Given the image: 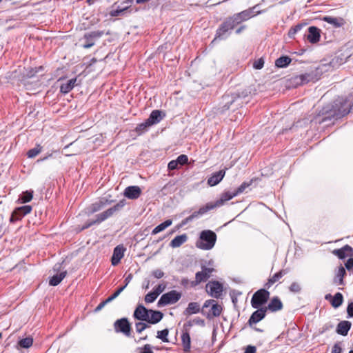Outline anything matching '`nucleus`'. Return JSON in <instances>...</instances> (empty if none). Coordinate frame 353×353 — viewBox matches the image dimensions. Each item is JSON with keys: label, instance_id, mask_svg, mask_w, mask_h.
Here are the masks:
<instances>
[{"label": "nucleus", "instance_id": "nucleus-35", "mask_svg": "<svg viewBox=\"0 0 353 353\" xmlns=\"http://www.w3.org/2000/svg\"><path fill=\"white\" fill-rule=\"evenodd\" d=\"M33 197V191L23 192L18 199V202L20 203H26L32 200Z\"/></svg>", "mask_w": 353, "mask_h": 353}, {"label": "nucleus", "instance_id": "nucleus-23", "mask_svg": "<svg viewBox=\"0 0 353 353\" xmlns=\"http://www.w3.org/2000/svg\"><path fill=\"white\" fill-rule=\"evenodd\" d=\"M188 241V235L183 234L175 236L170 243V246L176 248L180 247Z\"/></svg>", "mask_w": 353, "mask_h": 353}, {"label": "nucleus", "instance_id": "nucleus-30", "mask_svg": "<svg viewBox=\"0 0 353 353\" xmlns=\"http://www.w3.org/2000/svg\"><path fill=\"white\" fill-rule=\"evenodd\" d=\"M346 272L343 266H340L336 272V274L334 279V283L336 285L343 284V277L345 275Z\"/></svg>", "mask_w": 353, "mask_h": 353}, {"label": "nucleus", "instance_id": "nucleus-64", "mask_svg": "<svg viewBox=\"0 0 353 353\" xmlns=\"http://www.w3.org/2000/svg\"><path fill=\"white\" fill-rule=\"evenodd\" d=\"M192 221V219L191 216H189L182 221L181 225H185Z\"/></svg>", "mask_w": 353, "mask_h": 353}, {"label": "nucleus", "instance_id": "nucleus-21", "mask_svg": "<svg viewBox=\"0 0 353 353\" xmlns=\"http://www.w3.org/2000/svg\"><path fill=\"white\" fill-rule=\"evenodd\" d=\"M352 323L347 321H341L336 327V332L339 334L346 336L351 327Z\"/></svg>", "mask_w": 353, "mask_h": 353}, {"label": "nucleus", "instance_id": "nucleus-8", "mask_svg": "<svg viewBox=\"0 0 353 353\" xmlns=\"http://www.w3.org/2000/svg\"><path fill=\"white\" fill-rule=\"evenodd\" d=\"M248 185L245 183H243L238 188V189L234 192H225L223 194L221 198L217 200L214 203L216 207H220L224 204L225 202L232 199L240 193H242Z\"/></svg>", "mask_w": 353, "mask_h": 353}, {"label": "nucleus", "instance_id": "nucleus-48", "mask_svg": "<svg viewBox=\"0 0 353 353\" xmlns=\"http://www.w3.org/2000/svg\"><path fill=\"white\" fill-rule=\"evenodd\" d=\"M297 79L300 80V84H305L310 81L311 75L310 74H303L299 76Z\"/></svg>", "mask_w": 353, "mask_h": 353}, {"label": "nucleus", "instance_id": "nucleus-12", "mask_svg": "<svg viewBox=\"0 0 353 353\" xmlns=\"http://www.w3.org/2000/svg\"><path fill=\"white\" fill-rule=\"evenodd\" d=\"M141 194V189L137 185L128 186L125 190L123 195L129 199H137Z\"/></svg>", "mask_w": 353, "mask_h": 353}, {"label": "nucleus", "instance_id": "nucleus-17", "mask_svg": "<svg viewBox=\"0 0 353 353\" xmlns=\"http://www.w3.org/2000/svg\"><path fill=\"white\" fill-rule=\"evenodd\" d=\"M325 298L326 300L331 301V305L334 308H337L341 306L343 302V296L340 292L336 293L334 296H332L330 294H326Z\"/></svg>", "mask_w": 353, "mask_h": 353}, {"label": "nucleus", "instance_id": "nucleus-25", "mask_svg": "<svg viewBox=\"0 0 353 353\" xmlns=\"http://www.w3.org/2000/svg\"><path fill=\"white\" fill-rule=\"evenodd\" d=\"M77 82V78L71 79L61 85L60 91L63 94H67L71 91Z\"/></svg>", "mask_w": 353, "mask_h": 353}, {"label": "nucleus", "instance_id": "nucleus-10", "mask_svg": "<svg viewBox=\"0 0 353 353\" xmlns=\"http://www.w3.org/2000/svg\"><path fill=\"white\" fill-rule=\"evenodd\" d=\"M206 291L211 296L218 299L222 295L223 285L219 281H210L206 285Z\"/></svg>", "mask_w": 353, "mask_h": 353}, {"label": "nucleus", "instance_id": "nucleus-63", "mask_svg": "<svg viewBox=\"0 0 353 353\" xmlns=\"http://www.w3.org/2000/svg\"><path fill=\"white\" fill-rule=\"evenodd\" d=\"M213 303H216L214 300H212V299L207 300L204 303L203 307H208L210 305H212Z\"/></svg>", "mask_w": 353, "mask_h": 353}, {"label": "nucleus", "instance_id": "nucleus-36", "mask_svg": "<svg viewBox=\"0 0 353 353\" xmlns=\"http://www.w3.org/2000/svg\"><path fill=\"white\" fill-rule=\"evenodd\" d=\"M33 339L31 337H26L19 341L18 345L23 348H29L32 346Z\"/></svg>", "mask_w": 353, "mask_h": 353}, {"label": "nucleus", "instance_id": "nucleus-18", "mask_svg": "<svg viewBox=\"0 0 353 353\" xmlns=\"http://www.w3.org/2000/svg\"><path fill=\"white\" fill-rule=\"evenodd\" d=\"M353 249L351 246L346 245L341 249L334 250L332 253L339 259H344L349 255H352Z\"/></svg>", "mask_w": 353, "mask_h": 353}, {"label": "nucleus", "instance_id": "nucleus-53", "mask_svg": "<svg viewBox=\"0 0 353 353\" xmlns=\"http://www.w3.org/2000/svg\"><path fill=\"white\" fill-rule=\"evenodd\" d=\"M342 348L340 343H335L332 347L331 353H341Z\"/></svg>", "mask_w": 353, "mask_h": 353}, {"label": "nucleus", "instance_id": "nucleus-31", "mask_svg": "<svg viewBox=\"0 0 353 353\" xmlns=\"http://www.w3.org/2000/svg\"><path fill=\"white\" fill-rule=\"evenodd\" d=\"M285 274L286 272L285 270H281L279 272L274 274L268 279V282L265 284V286L268 288H270L274 283L277 282Z\"/></svg>", "mask_w": 353, "mask_h": 353}, {"label": "nucleus", "instance_id": "nucleus-51", "mask_svg": "<svg viewBox=\"0 0 353 353\" xmlns=\"http://www.w3.org/2000/svg\"><path fill=\"white\" fill-rule=\"evenodd\" d=\"M188 161V158L186 155L185 154H181L180 156H179L176 159V161L178 162L179 164L180 165H184Z\"/></svg>", "mask_w": 353, "mask_h": 353}, {"label": "nucleus", "instance_id": "nucleus-20", "mask_svg": "<svg viewBox=\"0 0 353 353\" xmlns=\"http://www.w3.org/2000/svg\"><path fill=\"white\" fill-rule=\"evenodd\" d=\"M163 314L161 312L150 310L148 319L146 322L151 324H155L159 323L163 319Z\"/></svg>", "mask_w": 353, "mask_h": 353}, {"label": "nucleus", "instance_id": "nucleus-50", "mask_svg": "<svg viewBox=\"0 0 353 353\" xmlns=\"http://www.w3.org/2000/svg\"><path fill=\"white\" fill-rule=\"evenodd\" d=\"M128 8V6L121 8L119 7L117 9L114 10L111 12V15L113 17L119 16L121 13H123Z\"/></svg>", "mask_w": 353, "mask_h": 353}, {"label": "nucleus", "instance_id": "nucleus-3", "mask_svg": "<svg viewBox=\"0 0 353 353\" xmlns=\"http://www.w3.org/2000/svg\"><path fill=\"white\" fill-rule=\"evenodd\" d=\"M330 112V115L341 117L350 112L347 108V101L343 98H339L334 102L333 108L332 110H324L323 113H328Z\"/></svg>", "mask_w": 353, "mask_h": 353}, {"label": "nucleus", "instance_id": "nucleus-52", "mask_svg": "<svg viewBox=\"0 0 353 353\" xmlns=\"http://www.w3.org/2000/svg\"><path fill=\"white\" fill-rule=\"evenodd\" d=\"M263 64L264 61L261 59H260L254 63L253 67L255 69H261L263 66Z\"/></svg>", "mask_w": 353, "mask_h": 353}, {"label": "nucleus", "instance_id": "nucleus-39", "mask_svg": "<svg viewBox=\"0 0 353 353\" xmlns=\"http://www.w3.org/2000/svg\"><path fill=\"white\" fill-rule=\"evenodd\" d=\"M150 124L146 120L145 122L139 124L136 128V132L141 134L143 132H145L149 127H150Z\"/></svg>", "mask_w": 353, "mask_h": 353}, {"label": "nucleus", "instance_id": "nucleus-56", "mask_svg": "<svg viewBox=\"0 0 353 353\" xmlns=\"http://www.w3.org/2000/svg\"><path fill=\"white\" fill-rule=\"evenodd\" d=\"M165 290V285L162 284H159L157 286L155 290L153 291L157 294V296H159L163 291Z\"/></svg>", "mask_w": 353, "mask_h": 353}, {"label": "nucleus", "instance_id": "nucleus-55", "mask_svg": "<svg viewBox=\"0 0 353 353\" xmlns=\"http://www.w3.org/2000/svg\"><path fill=\"white\" fill-rule=\"evenodd\" d=\"M85 43L83 44V48L88 49L92 47L94 44V41L93 39H90L89 40H85Z\"/></svg>", "mask_w": 353, "mask_h": 353}, {"label": "nucleus", "instance_id": "nucleus-59", "mask_svg": "<svg viewBox=\"0 0 353 353\" xmlns=\"http://www.w3.org/2000/svg\"><path fill=\"white\" fill-rule=\"evenodd\" d=\"M244 353H256V348L255 346L248 345Z\"/></svg>", "mask_w": 353, "mask_h": 353}, {"label": "nucleus", "instance_id": "nucleus-40", "mask_svg": "<svg viewBox=\"0 0 353 353\" xmlns=\"http://www.w3.org/2000/svg\"><path fill=\"white\" fill-rule=\"evenodd\" d=\"M41 150L42 147L40 145H37L35 148L30 149L28 152L27 155L29 158H34L41 152Z\"/></svg>", "mask_w": 353, "mask_h": 353}, {"label": "nucleus", "instance_id": "nucleus-61", "mask_svg": "<svg viewBox=\"0 0 353 353\" xmlns=\"http://www.w3.org/2000/svg\"><path fill=\"white\" fill-rule=\"evenodd\" d=\"M21 219H20V216H18V214H15V211L14 210L11 216H10V222H14L17 220H19Z\"/></svg>", "mask_w": 353, "mask_h": 353}, {"label": "nucleus", "instance_id": "nucleus-15", "mask_svg": "<svg viewBox=\"0 0 353 353\" xmlns=\"http://www.w3.org/2000/svg\"><path fill=\"white\" fill-rule=\"evenodd\" d=\"M125 248L123 246L118 245L114 249L111 262L112 265H117L123 257Z\"/></svg>", "mask_w": 353, "mask_h": 353}, {"label": "nucleus", "instance_id": "nucleus-13", "mask_svg": "<svg viewBox=\"0 0 353 353\" xmlns=\"http://www.w3.org/2000/svg\"><path fill=\"white\" fill-rule=\"evenodd\" d=\"M150 310L142 305H139L134 312V317L142 321H147Z\"/></svg>", "mask_w": 353, "mask_h": 353}, {"label": "nucleus", "instance_id": "nucleus-27", "mask_svg": "<svg viewBox=\"0 0 353 353\" xmlns=\"http://www.w3.org/2000/svg\"><path fill=\"white\" fill-rule=\"evenodd\" d=\"M66 274V271H64L52 276L49 281L50 285L57 286V285H59L62 281V280L65 277Z\"/></svg>", "mask_w": 353, "mask_h": 353}, {"label": "nucleus", "instance_id": "nucleus-26", "mask_svg": "<svg viewBox=\"0 0 353 353\" xmlns=\"http://www.w3.org/2000/svg\"><path fill=\"white\" fill-rule=\"evenodd\" d=\"M200 311V305L196 302H191L188 304L187 308L184 311V314L191 315L196 314Z\"/></svg>", "mask_w": 353, "mask_h": 353}, {"label": "nucleus", "instance_id": "nucleus-34", "mask_svg": "<svg viewBox=\"0 0 353 353\" xmlns=\"http://www.w3.org/2000/svg\"><path fill=\"white\" fill-rule=\"evenodd\" d=\"M291 61L289 57L283 56L276 60L275 65L278 68H285L290 63Z\"/></svg>", "mask_w": 353, "mask_h": 353}, {"label": "nucleus", "instance_id": "nucleus-37", "mask_svg": "<svg viewBox=\"0 0 353 353\" xmlns=\"http://www.w3.org/2000/svg\"><path fill=\"white\" fill-rule=\"evenodd\" d=\"M215 208H216V205L214 203H208L205 206L201 207L197 212L201 216Z\"/></svg>", "mask_w": 353, "mask_h": 353}, {"label": "nucleus", "instance_id": "nucleus-44", "mask_svg": "<svg viewBox=\"0 0 353 353\" xmlns=\"http://www.w3.org/2000/svg\"><path fill=\"white\" fill-rule=\"evenodd\" d=\"M157 297V294L152 291L145 295V301L148 303H153Z\"/></svg>", "mask_w": 353, "mask_h": 353}, {"label": "nucleus", "instance_id": "nucleus-22", "mask_svg": "<svg viewBox=\"0 0 353 353\" xmlns=\"http://www.w3.org/2000/svg\"><path fill=\"white\" fill-rule=\"evenodd\" d=\"M266 308L271 312H276L283 308V303L277 296L273 297Z\"/></svg>", "mask_w": 353, "mask_h": 353}, {"label": "nucleus", "instance_id": "nucleus-19", "mask_svg": "<svg viewBox=\"0 0 353 353\" xmlns=\"http://www.w3.org/2000/svg\"><path fill=\"white\" fill-rule=\"evenodd\" d=\"M225 172L224 170H219L214 173L208 179V183L210 186L217 185L224 177Z\"/></svg>", "mask_w": 353, "mask_h": 353}, {"label": "nucleus", "instance_id": "nucleus-5", "mask_svg": "<svg viewBox=\"0 0 353 353\" xmlns=\"http://www.w3.org/2000/svg\"><path fill=\"white\" fill-rule=\"evenodd\" d=\"M270 297V292L265 289L257 290L252 296L251 305L253 308L258 309L267 303Z\"/></svg>", "mask_w": 353, "mask_h": 353}, {"label": "nucleus", "instance_id": "nucleus-24", "mask_svg": "<svg viewBox=\"0 0 353 353\" xmlns=\"http://www.w3.org/2000/svg\"><path fill=\"white\" fill-rule=\"evenodd\" d=\"M323 21L327 22L330 24H332L335 28H339L345 23L343 18L334 17L330 16L324 17Z\"/></svg>", "mask_w": 353, "mask_h": 353}, {"label": "nucleus", "instance_id": "nucleus-14", "mask_svg": "<svg viewBox=\"0 0 353 353\" xmlns=\"http://www.w3.org/2000/svg\"><path fill=\"white\" fill-rule=\"evenodd\" d=\"M239 99V96L236 94L224 95L222 99V111L230 109L231 105Z\"/></svg>", "mask_w": 353, "mask_h": 353}, {"label": "nucleus", "instance_id": "nucleus-32", "mask_svg": "<svg viewBox=\"0 0 353 353\" xmlns=\"http://www.w3.org/2000/svg\"><path fill=\"white\" fill-rule=\"evenodd\" d=\"M172 223V220L168 219L165 221L163 223L159 224L157 227H155L153 230L152 231V234L155 235L158 234L160 232L163 231L165 230L168 227L170 226Z\"/></svg>", "mask_w": 353, "mask_h": 353}, {"label": "nucleus", "instance_id": "nucleus-60", "mask_svg": "<svg viewBox=\"0 0 353 353\" xmlns=\"http://www.w3.org/2000/svg\"><path fill=\"white\" fill-rule=\"evenodd\" d=\"M152 347L149 344H146L144 345L143 347V351L141 353H154L152 351Z\"/></svg>", "mask_w": 353, "mask_h": 353}, {"label": "nucleus", "instance_id": "nucleus-58", "mask_svg": "<svg viewBox=\"0 0 353 353\" xmlns=\"http://www.w3.org/2000/svg\"><path fill=\"white\" fill-rule=\"evenodd\" d=\"M345 268L347 270H350L353 268V258H350L345 264Z\"/></svg>", "mask_w": 353, "mask_h": 353}, {"label": "nucleus", "instance_id": "nucleus-41", "mask_svg": "<svg viewBox=\"0 0 353 353\" xmlns=\"http://www.w3.org/2000/svg\"><path fill=\"white\" fill-rule=\"evenodd\" d=\"M194 325H204V320L201 319L199 317H196V318L187 322L184 325V326L185 327H192Z\"/></svg>", "mask_w": 353, "mask_h": 353}, {"label": "nucleus", "instance_id": "nucleus-46", "mask_svg": "<svg viewBox=\"0 0 353 353\" xmlns=\"http://www.w3.org/2000/svg\"><path fill=\"white\" fill-rule=\"evenodd\" d=\"M125 288V286H122L119 288L112 295H111L106 299V302H111L112 301L115 299L124 290Z\"/></svg>", "mask_w": 353, "mask_h": 353}, {"label": "nucleus", "instance_id": "nucleus-6", "mask_svg": "<svg viewBox=\"0 0 353 353\" xmlns=\"http://www.w3.org/2000/svg\"><path fill=\"white\" fill-rule=\"evenodd\" d=\"M181 297V293L176 290H171L163 294L158 301V306H165L176 303Z\"/></svg>", "mask_w": 353, "mask_h": 353}, {"label": "nucleus", "instance_id": "nucleus-38", "mask_svg": "<svg viewBox=\"0 0 353 353\" xmlns=\"http://www.w3.org/2000/svg\"><path fill=\"white\" fill-rule=\"evenodd\" d=\"M103 32L102 31H93L90 33L85 34L84 36L85 40H89L90 39H93L99 38L103 35Z\"/></svg>", "mask_w": 353, "mask_h": 353}, {"label": "nucleus", "instance_id": "nucleus-29", "mask_svg": "<svg viewBox=\"0 0 353 353\" xmlns=\"http://www.w3.org/2000/svg\"><path fill=\"white\" fill-rule=\"evenodd\" d=\"M181 341L185 352H188L190 350L191 340L188 332H185L181 335Z\"/></svg>", "mask_w": 353, "mask_h": 353}, {"label": "nucleus", "instance_id": "nucleus-2", "mask_svg": "<svg viewBox=\"0 0 353 353\" xmlns=\"http://www.w3.org/2000/svg\"><path fill=\"white\" fill-rule=\"evenodd\" d=\"M216 241V234L210 230H203L200 232L199 238L196 241V247L203 250L212 249Z\"/></svg>", "mask_w": 353, "mask_h": 353}, {"label": "nucleus", "instance_id": "nucleus-47", "mask_svg": "<svg viewBox=\"0 0 353 353\" xmlns=\"http://www.w3.org/2000/svg\"><path fill=\"white\" fill-rule=\"evenodd\" d=\"M148 327H149V325L148 324L143 323V322H137L135 323L136 331L138 333L142 332L144 330H145Z\"/></svg>", "mask_w": 353, "mask_h": 353}, {"label": "nucleus", "instance_id": "nucleus-43", "mask_svg": "<svg viewBox=\"0 0 353 353\" xmlns=\"http://www.w3.org/2000/svg\"><path fill=\"white\" fill-rule=\"evenodd\" d=\"M169 331L168 329H165L157 332V337L161 339L163 342H168V336Z\"/></svg>", "mask_w": 353, "mask_h": 353}, {"label": "nucleus", "instance_id": "nucleus-49", "mask_svg": "<svg viewBox=\"0 0 353 353\" xmlns=\"http://www.w3.org/2000/svg\"><path fill=\"white\" fill-rule=\"evenodd\" d=\"M289 289H290V292H292L298 293L301 291V285H299V283H298L296 282H293L290 285Z\"/></svg>", "mask_w": 353, "mask_h": 353}, {"label": "nucleus", "instance_id": "nucleus-28", "mask_svg": "<svg viewBox=\"0 0 353 353\" xmlns=\"http://www.w3.org/2000/svg\"><path fill=\"white\" fill-rule=\"evenodd\" d=\"M161 113V112L159 110H154L151 112L149 118L147 119L150 125L160 122V121L162 119Z\"/></svg>", "mask_w": 353, "mask_h": 353}, {"label": "nucleus", "instance_id": "nucleus-11", "mask_svg": "<svg viewBox=\"0 0 353 353\" xmlns=\"http://www.w3.org/2000/svg\"><path fill=\"white\" fill-rule=\"evenodd\" d=\"M267 308L262 307L258 308L257 310L254 312L248 320V324L252 326L253 324L259 323L263 319L265 316Z\"/></svg>", "mask_w": 353, "mask_h": 353}, {"label": "nucleus", "instance_id": "nucleus-1", "mask_svg": "<svg viewBox=\"0 0 353 353\" xmlns=\"http://www.w3.org/2000/svg\"><path fill=\"white\" fill-rule=\"evenodd\" d=\"M254 8V7L252 9L243 10L239 13L234 14L231 17L228 18L217 30L214 40L218 38H225L226 33L230 30H232L236 25L254 16L253 12Z\"/></svg>", "mask_w": 353, "mask_h": 353}, {"label": "nucleus", "instance_id": "nucleus-62", "mask_svg": "<svg viewBox=\"0 0 353 353\" xmlns=\"http://www.w3.org/2000/svg\"><path fill=\"white\" fill-rule=\"evenodd\" d=\"M347 312L350 316L353 317V303L348 305Z\"/></svg>", "mask_w": 353, "mask_h": 353}, {"label": "nucleus", "instance_id": "nucleus-45", "mask_svg": "<svg viewBox=\"0 0 353 353\" xmlns=\"http://www.w3.org/2000/svg\"><path fill=\"white\" fill-rule=\"evenodd\" d=\"M303 26V24H298V25L295 26L294 28H292L288 32L289 37L290 38L294 37V36L296 34V33L302 29Z\"/></svg>", "mask_w": 353, "mask_h": 353}, {"label": "nucleus", "instance_id": "nucleus-4", "mask_svg": "<svg viewBox=\"0 0 353 353\" xmlns=\"http://www.w3.org/2000/svg\"><path fill=\"white\" fill-rule=\"evenodd\" d=\"M125 205V200L120 201L118 203H117L112 208H110L108 209L107 210L97 214L96 220L92 221L88 225L84 227V228H86L92 225L94 223H101L102 221H105V219H107L108 218L111 216L114 212L121 210Z\"/></svg>", "mask_w": 353, "mask_h": 353}, {"label": "nucleus", "instance_id": "nucleus-7", "mask_svg": "<svg viewBox=\"0 0 353 353\" xmlns=\"http://www.w3.org/2000/svg\"><path fill=\"white\" fill-rule=\"evenodd\" d=\"M213 272V268L203 267L202 271L196 273L195 281L191 282V286L195 287L200 283L207 281L210 277L211 274Z\"/></svg>", "mask_w": 353, "mask_h": 353}, {"label": "nucleus", "instance_id": "nucleus-57", "mask_svg": "<svg viewBox=\"0 0 353 353\" xmlns=\"http://www.w3.org/2000/svg\"><path fill=\"white\" fill-rule=\"evenodd\" d=\"M153 276L157 279H161L163 276L164 273L160 270H156L152 272Z\"/></svg>", "mask_w": 353, "mask_h": 353}, {"label": "nucleus", "instance_id": "nucleus-33", "mask_svg": "<svg viewBox=\"0 0 353 353\" xmlns=\"http://www.w3.org/2000/svg\"><path fill=\"white\" fill-rule=\"evenodd\" d=\"M15 214H18V216L21 219L23 216L30 213L32 211L31 205H23L21 207L17 208L15 210Z\"/></svg>", "mask_w": 353, "mask_h": 353}, {"label": "nucleus", "instance_id": "nucleus-54", "mask_svg": "<svg viewBox=\"0 0 353 353\" xmlns=\"http://www.w3.org/2000/svg\"><path fill=\"white\" fill-rule=\"evenodd\" d=\"M178 165L179 163L176 160H173L168 163V167L169 170H173L178 168Z\"/></svg>", "mask_w": 353, "mask_h": 353}, {"label": "nucleus", "instance_id": "nucleus-9", "mask_svg": "<svg viewBox=\"0 0 353 353\" xmlns=\"http://www.w3.org/2000/svg\"><path fill=\"white\" fill-rule=\"evenodd\" d=\"M114 326L117 332H122L127 336L130 335L131 326L127 318L117 320Z\"/></svg>", "mask_w": 353, "mask_h": 353}, {"label": "nucleus", "instance_id": "nucleus-42", "mask_svg": "<svg viewBox=\"0 0 353 353\" xmlns=\"http://www.w3.org/2000/svg\"><path fill=\"white\" fill-rule=\"evenodd\" d=\"M211 311L214 316H219L221 314L222 307L217 303H213L211 307Z\"/></svg>", "mask_w": 353, "mask_h": 353}, {"label": "nucleus", "instance_id": "nucleus-16", "mask_svg": "<svg viewBox=\"0 0 353 353\" xmlns=\"http://www.w3.org/2000/svg\"><path fill=\"white\" fill-rule=\"evenodd\" d=\"M320 30L315 26H311L308 28L307 40L311 43H316L320 39Z\"/></svg>", "mask_w": 353, "mask_h": 353}]
</instances>
